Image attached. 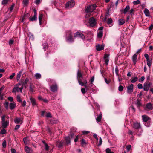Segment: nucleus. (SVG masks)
<instances>
[{
  "mask_svg": "<svg viewBox=\"0 0 153 153\" xmlns=\"http://www.w3.org/2000/svg\"><path fill=\"white\" fill-rule=\"evenodd\" d=\"M74 134L73 133H71L68 137H69L70 139H72L74 137Z\"/></svg>",
  "mask_w": 153,
  "mask_h": 153,
  "instance_id": "nucleus-51",
  "label": "nucleus"
},
{
  "mask_svg": "<svg viewBox=\"0 0 153 153\" xmlns=\"http://www.w3.org/2000/svg\"><path fill=\"white\" fill-rule=\"evenodd\" d=\"M15 4H13L10 7V12H11L12 10L13 9V8L15 6Z\"/></svg>",
  "mask_w": 153,
  "mask_h": 153,
  "instance_id": "nucleus-61",
  "label": "nucleus"
},
{
  "mask_svg": "<svg viewBox=\"0 0 153 153\" xmlns=\"http://www.w3.org/2000/svg\"><path fill=\"white\" fill-rule=\"evenodd\" d=\"M96 7V5L95 4L88 6L86 9L85 12L86 13L92 12L95 10Z\"/></svg>",
  "mask_w": 153,
  "mask_h": 153,
  "instance_id": "nucleus-2",
  "label": "nucleus"
},
{
  "mask_svg": "<svg viewBox=\"0 0 153 153\" xmlns=\"http://www.w3.org/2000/svg\"><path fill=\"white\" fill-rule=\"evenodd\" d=\"M142 120L144 122H147L148 121H149V120H150V118L146 115H142Z\"/></svg>",
  "mask_w": 153,
  "mask_h": 153,
  "instance_id": "nucleus-13",
  "label": "nucleus"
},
{
  "mask_svg": "<svg viewBox=\"0 0 153 153\" xmlns=\"http://www.w3.org/2000/svg\"><path fill=\"white\" fill-rule=\"evenodd\" d=\"M21 104V105L23 107H25L26 104V102L25 100H24L23 102L22 101V102H20Z\"/></svg>",
  "mask_w": 153,
  "mask_h": 153,
  "instance_id": "nucleus-39",
  "label": "nucleus"
},
{
  "mask_svg": "<svg viewBox=\"0 0 153 153\" xmlns=\"http://www.w3.org/2000/svg\"><path fill=\"white\" fill-rule=\"evenodd\" d=\"M150 124L151 123L149 121H148V122L145 124V126L147 127H149L150 126Z\"/></svg>",
  "mask_w": 153,
  "mask_h": 153,
  "instance_id": "nucleus-58",
  "label": "nucleus"
},
{
  "mask_svg": "<svg viewBox=\"0 0 153 153\" xmlns=\"http://www.w3.org/2000/svg\"><path fill=\"white\" fill-rule=\"evenodd\" d=\"M152 84H150V83L149 82H146L144 84L143 86V89L145 91H148L150 88V85Z\"/></svg>",
  "mask_w": 153,
  "mask_h": 153,
  "instance_id": "nucleus-9",
  "label": "nucleus"
},
{
  "mask_svg": "<svg viewBox=\"0 0 153 153\" xmlns=\"http://www.w3.org/2000/svg\"><path fill=\"white\" fill-rule=\"evenodd\" d=\"M96 49L98 51H100L103 50L104 49V45H100L97 44L96 46Z\"/></svg>",
  "mask_w": 153,
  "mask_h": 153,
  "instance_id": "nucleus-14",
  "label": "nucleus"
},
{
  "mask_svg": "<svg viewBox=\"0 0 153 153\" xmlns=\"http://www.w3.org/2000/svg\"><path fill=\"white\" fill-rule=\"evenodd\" d=\"M137 87L139 89H142L143 87L142 85L140 83L138 84Z\"/></svg>",
  "mask_w": 153,
  "mask_h": 153,
  "instance_id": "nucleus-59",
  "label": "nucleus"
},
{
  "mask_svg": "<svg viewBox=\"0 0 153 153\" xmlns=\"http://www.w3.org/2000/svg\"><path fill=\"white\" fill-rule=\"evenodd\" d=\"M5 116L4 115H3L1 118L2 127L4 128H6L8 123L7 121H5Z\"/></svg>",
  "mask_w": 153,
  "mask_h": 153,
  "instance_id": "nucleus-7",
  "label": "nucleus"
},
{
  "mask_svg": "<svg viewBox=\"0 0 153 153\" xmlns=\"http://www.w3.org/2000/svg\"><path fill=\"white\" fill-rule=\"evenodd\" d=\"M144 57L146 58L147 61L149 60V55L146 53L144 54Z\"/></svg>",
  "mask_w": 153,
  "mask_h": 153,
  "instance_id": "nucleus-56",
  "label": "nucleus"
},
{
  "mask_svg": "<svg viewBox=\"0 0 153 153\" xmlns=\"http://www.w3.org/2000/svg\"><path fill=\"white\" fill-rule=\"evenodd\" d=\"M102 138L101 137H100V139H99V143L98 145V146H100L102 144Z\"/></svg>",
  "mask_w": 153,
  "mask_h": 153,
  "instance_id": "nucleus-53",
  "label": "nucleus"
},
{
  "mask_svg": "<svg viewBox=\"0 0 153 153\" xmlns=\"http://www.w3.org/2000/svg\"><path fill=\"white\" fill-rule=\"evenodd\" d=\"M130 7L129 5H127L124 9H122L120 10L121 12L124 14H126L127 12L129 10Z\"/></svg>",
  "mask_w": 153,
  "mask_h": 153,
  "instance_id": "nucleus-16",
  "label": "nucleus"
},
{
  "mask_svg": "<svg viewBox=\"0 0 153 153\" xmlns=\"http://www.w3.org/2000/svg\"><path fill=\"white\" fill-rule=\"evenodd\" d=\"M138 80V78L137 77H135L133 78H132L131 80V82L134 83L137 81Z\"/></svg>",
  "mask_w": 153,
  "mask_h": 153,
  "instance_id": "nucleus-38",
  "label": "nucleus"
},
{
  "mask_svg": "<svg viewBox=\"0 0 153 153\" xmlns=\"http://www.w3.org/2000/svg\"><path fill=\"white\" fill-rule=\"evenodd\" d=\"M123 89V87L122 85H120L118 88V90L120 91H122Z\"/></svg>",
  "mask_w": 153,
  "mask_h": 153,
  "instance_id": "nucleus-52",
  "label": "nucleus"
},
{
  "mask_svg": "<svg viewBox=\"0 0 153 153\" xmlns=\"http://www.w3.org/2000/svg\"><path fill=\"white\" fill-rule=\"evenodd\" d=\"M41 74L39 73H36L34 75V77L37 79H38L41 78Z\"/></svg>",
  "mask_w": 153,
  "mask_h": 153,
  "instance_id": "nucleus-26",
  "label": "nucleus"
},
{
  "mask_svg": "<svg viewBox=\"0 0 153 153\" xmlns=\"http://www.w3.org/2000/svg\"><path fill=\"white\" fill-rule=\"evenodd\" d=\"M16 104L14 102L10 103V109H13L16 106Z\"/></svg>",
  "mask_w": 153,
  "mask_h": 153,
  "instance_id": "nucleus-22",
  "label": "nucleus"
},
{
  "mask_svg": "<svg viewBox=\"0 0 153 153\" xmlns=\"http://www.w3.org/2000/svg\"><path fill=\"white\" fill-rule=\"evenodd\" d=\"M42 142L44 144L45 147V150L46 151L48 150L49 149V147L48 144L45 142V141H42Z\"/></svg>",
  "mask_w": 153,
  "mask_h": 153,
  "instance_id": "nucleus-27",
  "label": "nucleus"
},
{
  "mask_svg": "<svg viewBox=\"0 0 153 153\" xmlns=\"http://www.w3.org/2000/svg\"><path fill=\"white\" fill-rule=\"evenodd\" d=\"M2 145L3 147H4V148L6 147V141L5 140H4V141H3V142L2 143Z\"/></svg>",
  "mask_w": 153,
  "mask_h": 153,
  "instance_id": "nucleus-54",
  "label": "nucleus"
},
{
  "mask_svg": "<svg viewBox=\"0 0 153 153\" xmlns=\"http://www.w3.org/2000/svg\"><path fill=\"white\" fill-rule=\"evenodd\" d=\"M115 73L116 74L117 76H119V70L117 67H116L115 69Z\"/></svg>",
  "mask_w": 153,
  "mask_h": 153,
  "instance_id": "nucleus-55",
  "label": "nucleus"
},
{
  "mask_svg": "<svg viewBox=\"0 0 153 153\" xmlns=\"http://www.w3.org/2000/svg\"><path fill=\"white\" fill-rule=\"evenodd\" d=\"M22 70L20 71L18 73L16 76V79L17 80H18L21 75V74L22 72Z\"/></svg>",
  "mask_w": 153,
  "mask_h": 153,
  "instance_id": "nucleus-30",
  "label": "nucleus"
},
{
  "mask_svg": "<svg viewBox=\"0 0 153 153\" xmlns=\"http://www.w3.org/2000/svg\"><path fill=\"white\" fill-rule=\"evenodd\" d=\"M43 49H44V50H45L46 49L48 48V44L46 43H44L43 44Z\"/></svg>",
  "mask_w": 153,
  "mask_h": 153,
  "instance_id": "nucleus-49",
  "label": "nucleus"
},
{
  "mask_svg": "<svg viewBox=\"0 0 153 153\" xmlns=\"http://www.w3.org/2000/svg\"><path fill=\"white\" fill-rule=\"evenodd\" d=\"M103 33L102 31H100L98 32L97 33V37L99 38H101L103 36Z\"/></svg>",
  "mask_w": 153,
  "mask_h": 153,
  "instance_id": "nucleus-28",
  "label": "nucleus"
},
{
  "mask_svg": "<svg viewBox=\"0 0 153 153\" xmlns=\"http://www.w3.org/2000/svg\"><path fill=\"white\" fill-rule=\"evenodd\" d=\"M144 13L146 16H150V13L149 10L147 8H145L144 11Z\"/></svg>",
  "mask_w": 153,
  "mask_h": 153,
  "instance_id": "nucleus-21",
  "label": "nucleus"
},
{
  "mask_svg": "<svg viewBox=\"0 0 153 153\" xmlns=\"http://www.w3.org/2000/svg\"><path fill=\"white\" fill-rule=\"evenodd\" d=\"M43 17V14H40L39 16V23L40 25H41V21Z\"/></svg>",
  "mask_w": 153,
  "mask_h": 153,
  "instance_id": "nucleus-31",
  "label": "nucleus"
},
{
  "mask_svg": "<svg viewBox=\"0 0 153 153\" xmlns=\"http://www.w3.org/2000/svg\"><path fill=\"white\" fill-rule=\"evenodd\" d=\"M74 37H79L82 40H84L85 39V36L81 32L77 31L74 34Z\"/></svg>",
  "mask_w": 153,
  "mask_h": 153,
  "instance_id": "nucleus-4",
  "label": "nucleus"
},
{
  "mask_svg": "<svg viewBox=\"0 0 153 153\" xmlns=\"http://www.w3.org/2000/svg\"><path fill=\"white\" fill-rule=\"evenodd\" d=\"M137 55L136 54H134L132 57V59L134 64H135L137 62Z\"/></svg>",
  "mask_w": 153,
  "mask_h": 153,
  "instance_id": "nucleus-18",
  "label": "nucleus"
},
{
  "mask_svg": "<svg viewBox=\"0 0 153 153\" xmlns=\"http://www.w3.org/2000/svg\"><path fill=\"white\" fill-rule=\"evenodd\" d=\"M11 153H16V151L14 149H11Z\"/></svg>",
  "mask_w": 153,
  "mask_h": 153,
  "instance_id": "nucleus-64",
  "label": "nucleus"
},
{
  "mask_svg": "<svg viewBox=\"0 0 153 153\" xmlns=\"http://www.w3.org/2000/svg\"><path fill=\"white\" fill-rule=\"evenodd\" d=\"M70 138L69 137L67 136L65 137V140L66 142V143L67 144H70L71 142Z\"/></svg>",
  "mask_w": 153,
  "mask_h": 153,
  "instance_id": "nucleus-24",
  "label": "nucleus"
},
{
  "mask_svg": "<svg viewBox=\"0 0 153 153\" xmlns=\"http://www.w3.org/2000/svg\"><path fill=\"white\" fill-rule=\"evenodd\" d=\"M109 54H105L104 56V59L105 62V64L107 65L108 64V62L109 60Z\"/></svg>",
  "mask_w": 153,
  "mask_h": 153,
  "instance_id": "nucleus-15",
  "label": "nucleus"
},
{
  "mask_svg": "<svg viewBox=\"0 0 153 153\" xmlns=\"http://www.w3.org/2000/svg\"><path fill=\"white\" fill-rule=\"evenodd\" d=\"M56 120H51L50 121V123L52 124H55L57 123Z\"/></svg>",
  "mask_w": 153,
  "mask_h": 153,
  "instance_id": "nucleus-57",
  "label": "nucleus"
},
{
  "mask_svg": "<svg viewBox=\"0 0 153 153\" xmlns=\"http://www.w3.org/2000/svg\"><path fill=\"white\" fill-rule=\"evenodd\" d=\"M28 36L29 38L32 40H33L34 39V37L33 35L31 33H28Z\"/></svg>",
  "mask_w": 153,
  "mask_h": 153,
  "instance_id": "nucleus-34",
  "label": "nucleus"
},
{
  "mask_svg": "<svg viewBox=\"0 0 153 153\" xmlns=\"http://www.w3.org/2000/svg\"><path fill=\"white\" fill-rule=\"evenodd\" d=\"M89 26L91 27L94 26L96 24V22L94 17H92L89 19Z\"/></svg>",
  "mask_w": 153,
  "mask_h": 153,
  "instance_id": "nucleus-5",
  "label": "nucleus"
},
{
  "mask_svg": "<svg viewBox=\"0 0 153 153\" xmlns=\"http://www.w3.org/2000/svg\"><path fill=\"white\" fill-rule=\"evenodd\" d=\"M133 85L131 84L127 87V92L128 93L131 94L133 91Z\"/></svg>",
  "mask_w": 153,
  "mask_h": 153,
  "instance_id": "nucleus-12",
  "label": "nucleus"
},
{
  "mask_svg": "<svg viewBox=\"0 0 153 153\" xmlns=\"http://www.w3.org/2000/svg\"><path fill=\"white\" fill-rule=\"evenodd\" d=\"M24 143L25 145H26L28 143V140L27 139V137L24 138L23 139Z\"/></svg>",
  "mask_w": 153,
  "mask_h": 153,
  "instance_id": "nucleus-35",
  "label": "nucleus"
},
{
  "mask_svg": "<svg viewBox=\"0 0 153 153\" xmlns=\"http://www.w3.org/2000/svg\"><path fill=\"white\" fill-rule=\"evenodd\" d=\"M16 100L19 102H22V101L21 100V97L19 95H17L16 97Z\"/></svg>",
  "mask_w": 153,
  "mask_h": 153,
  "instance_id": "nucleus-37",
  "label": "nucleus"
},
{
  "mask_svg": "<svg viewBox=\"0 0 153 153\" xmlns=\"http://www.w3.org/2000/svg\"><path fill=\"white\" fill-rule=\"evenodd\" d=\"M29 79L28 78H26L25 79L22 80V85H25L29 81Z\"/></svg>",
  "mask_w": 153,
  "mask_h": 153,
  "instance_id": "nucleus-25",
  "label": "nucleus"
},
{
  "mask_svg": "<svg viewBox=\"0 0 153 153\" xmlns=\"http://www.w3.org/2000/svg\"><path fill=\"white\" fill-rule=\"evenodd\" d=\"M30 99L33 106H34L37 105L36 100L34 98L30 97Z\"/></svg>",
  "mask_w": 153,
  "mask_h": 153,
  "instance_id": "nucleus-20",
  "label": "nucleus"
},
{
  "mask_svg": "<svg viewBox=\"0 0 153 153\" xmlns=\"http://www.w3.org/2000/svg\"><path fill=\"white\" fill-rule=\"evenodd\" d=\"M24 149L26 153H32L33 152L32 149L28 146H25Z\"/></svg>",
  "mask_w": 153,
  "mask_h": 153,
  "instance_id": "nucleus-17",
  "label": "nucleus"
},
{
  "mask_svg": "<svg viewBox=\"0 0 153 153\" xmlns=\"http://www.w3.org/2000/svg\"><path fill=\"white\" fill-rule=\"evenodd\" d=\"M68 35V36L66 38V41L69 42H73L74 39L72 36V33L70 31H68L67 33V35Z\"/></svg>",
  "mask_w": 153,
  "mask_h": 153,
  "instance_id": "nucleus-3",
  "label": "nucleus"
},
{
  "mask_svg": "<svg viewBox=\"0 0 153 153\" xmlns=\"http://www.w3.org/2000/svg\"><path fill=\"white\" fill-rule=\"evenodd\" d=\"M147 65L149 67H150L151 65V61H150V60H149L147 61Z\"/></svg>",
  "mask_w": 153,
  "mask_h": 153,
  "instance_id": "nucleus-60",
  "label": "nucleus"
},
{
  "mask_svg": "<svg viewBox=\"0 0 153 153\" xmlns=\"http://www.w3.org/2000/svg\"><path fill=\"white\" fill-rule=\"evenodd\" d=\"M50 88L51 90L53 92H55L57 91V85L56 84L51 85L50 87Z\"/></svg>",
  "mask_w": 153,
  "mask_h": 153,
  "instance_id": "nucleus-11",
  "label": "nucleus"
},
{
  "mask_svg": "<svg viewBox=\"0 0 153 153\" xmlns=\"http://www.w3.org/2000/svg\"><path fill=\"white\" fill-rule=\"evenodd\" d=\"M14 122L16 124H18L19 122H22L21 118H16L14 120Z\"/></svg>",
  "mask_w": 153,
  "mask_h": 153,
  "instance_id": "nucleus-32",
  "label": "nucleus"
},
{
  "mask_svg": "<svg viewBox=\"0 0 153 153\" xmlns=\"http://www.w3.org/2000/svg\"><path fill=\"white\" fill-rule=\"evenodd\" d=\"M9 1V0H2L1 2V4L2 5H5Z\"/></svg>",
  "mask_w": 153,
  "mask_h": 153,
  "instance_id": "nucleus-41",
  "label": "nucleus"
},
{
  "mask_svg": "<svg viewBox=\"0 0 153 153\" xmlns=\"http://www.w3.org/2000/svg\"><path fill=\"white\" fill-rule=\"evenodd\" d=\"M140 101V100L138 99H137V100L136 104L137 105L138 107H139L141 105Z\"/></svg>",
  "mask_w": 153,
  "mask_h": 153,
  "instance_id": "nucleus-29",
  "label": "nucleus"
},
{
  "mask_svg": "<svg viewBox=\"0 0 153 153\" xmlns=\"http://www.w3.org/2000/svg\"><path fill=\"white\" fill-rule=\"evenodd\" d=\"M6 133V130L4 128L2 129L0 131V134H4Z\"/></svg>",
  "mask_w": 153,
  "mask_h": 153,
  "instance_id": "nucleus-43",
  "label": "nucleus"
},
{
  "mask_svg": "<svg viewBox=\"0 0 153 153\" xmlns=\"http://www.w3.org/2000/svg\"><path fill=\"white\" fill-rule=\"evenodd\" d=\"M113 22L111 18H108V19L107 21V23L108 25H109L110 24H111Z\"/></svg>",
  "mask_w": 153,
  "mask_h": 153,
  "instance_id": "nucleus-42",
  "label": "nucleus"
},
{
  "mask_svg": "<svg viewBox=\"0 0 153 153\" xmlns=\"http://www.w3.org/2000/svg\"><path fill=\"white\" fill-rule=\"evenodd\" d=\"M4 105L6 109H8V105H9V103L8 102H6L5 103H4Z\"/></svg>",
  "mask_w": 153,
  "mask_h": 153,
  "instance_id": "nucleus-40",
  "label": "nucleus"
},
{
  "mask_svg": "<svg viewBox=\"0 0 153 153\" xmlns=\"http://www.w3.org/2000/svg\"><path fill=\"white\" fill-rule=\"evenodd\" d=\"M46 117H50V118H51L52 117V116H51V114L50 113V112H47V113H46Z\"/></svg>",
  "mask_w": 153,
  "mask_h": 153,
  "instance_id": "nucleus-47",
  "label": "nucleus"
},
{
  "mask_svg": "<svg viewBox=\"0 0 153 153\" xmlns=\"http://www.w3.org/2000/svg\"><path fill=\"white\" fill-rule=\"evenodd\" d=\"M62 143L61 142H59L57 143V146L58 148H60L62 146Z\"/></svg>",
  "mask_w": 153,
  "mask_h": 153,
  "instance_id": "nucleus-46",
  "label": "nucleus"
},
{
  "mask_svg": "<svg viewBox=\"0 0 153 153\" xmlns=\"http://www.w3.org/2000/svg\"><path fill=\"white\" fill-rule=\"evenodd\" d=\"M133 128L136 129H141V126L140 123L137 122L134 123Z\"/></svg>",
  "mask_w": 153,
  "mask_h": 153,
  "instance_id": "nucleus-10",
  "label": "nucleus"
},
{
  "mask_svg": "<svg viewBox=\"0 0 153 153\" xmlns=\"http://www.w3.org/2000/svg\"><path fill=\"white\" fill-rule=\"evenodd\" d=\"M75 4V2L73 0H71L68 1L65 4V7L66 8H71L73 7Z\"/></svg>",
  "mask_w": 153,
  "mask_h": 153,
  "instance_id": "nucleus-8",
  "label": "nucleus"
},
{
  "mask_svg": "<svg viewBox=\"0 0 153 153\" xmlns=\"http://www.w3.org/2000/svg\"><path fill=\"white\" fill-rule=\"evenodd\" d=\"M146 108L149 110H151L153 108V105L151 103H149L146 104Z\"/></svg>",
  "mask_w": 153,
  "mask_h": 153,
  "instance_id": "nucleus-19",
  "label": "nucleus"
},
{
  "mask_svg": "<svg viewBox=\"0 0 153 153\" xmlns=\"http://www.w3.org/2000/svg\"><path fill=\"white\" fill-rule=\"evenodd\" d=\"M77 79L79 84L82 86H85L86 88H87L86 84L87 83V81L86 79L84 80L83 81L82 79L83 78V74L81 71L78 70L77 72Z\"/></svg>",
  "mask_w": 153,
  "mask_h": 153,
  "instance_id": "nucleus-1",
  "label": "nucleus"
},
{
  "mask_svg": "<svg viewBox=\"0 0 153 153\" xmlns=\"http://www.w3.org/2000/svg\"><path fill=\"white\" fill-rule=\"evenodd\" d=\"M102 114H100L96 118V120L98 122H100L101 120V118L102 117Z\"/></svg>",
  "mask_w": 153,
  "mask_h": 153,
  "instance_id": "nucleus-33",
  "label": "nucleus"
},
{
  "mask_svg": "<svg viewBox=\"0 0 153 153\" xmlns=\"http://www.w3.org/2000/svg\"><path fill=\"white\" fill-rule=\"evenodd\" d=\"M23 86H18V85H15V87L13 90V92H22Z\"/></svg>",
  "mask_w": 153,
  "mask_h": 153,
  "instance_id": "nucleus-6",
  "label": "nucleus"
},
{
  "mask_svg": "<svg viewBox=\"0 0 153 153\" xmlns=\"http://www.w3.org/2000/svg\"><path fill=\"white\" fill-rule=\"evenodd\" d=\"M106 153H114L113 152H111L110 149L109 148H107L106 150Z\"/></svg>",
  "mask_w": 153,
  "mask_h": 153,
  "instance_id": "nucleus-50",
  "label": "nucleus"
},
{
  "mask_svg": "<svg viewBox=\"0 0 153 153\" xmlns=\"http://www.w3.org/2000/svg\"><path fill=\"white\" fill-rule=\"evenodd\" d=\"M125 23V21L124 19H120L118 20V24L119 25H122Z\"/></svg>",
  "mask_w": 153,
  "mask_h": 153,
  "instance_id": "nucleus-23",
  "label": "nucleus"
},
{
  "mask_svg": "<svg viewBox=\"0 0 153 153\" xmlns=\"http://www.w3.org/2000/svg\"><path fill=\"white\" fill-rule=\"evenodd\" d=\"M81 91L82 92L83 94L86 93V90L84 88H82L81 89Z\"/></svg>",
  "mask_w": 153,
  "mask_h": 153,
  "instance_id": "nucleus-62",
  "label": "nucleus"
},
{
  "mask_svg": "<svg viewBox=\"0 0 153 153\" xmlns=\"http://www.w3.org/2000/svg\"><path fill=\"white\" fill-rule=\"evenodd\" d=\"M23 4L25 5H26L28 4V2L27 0H23Z\"/></svg>",
  "mask_w": 153,
  "mask_h": 153,
  "instance_id": "nucleus-45",
  "label": "nucleus"
},
{
  "mask_svg": "<svg viewBox=\"0 0 153 153\" xmlns=\"http://www.w3.org/2000/svg\"><path fill=\"white\" fill-rule=\"evenodd\" d=\"M90 16H91V14L90 13H87V14H86V15L85 16V18H88Z\"/></svg>",
  "mask_w": 153,
  "mask_h": 153,
  "instance_id": "nucleus-63",
  "label": "nucleus"
},
{
  "mask_svg": "<svg viewBox=\"0 0 153 153\" xmlns=\"http://www.w3.org/2000/svg\"><path fill=\"white\" fill-rule=\"evenodd\" d=\"M133 3L134 5H137L140 4V2L139 0H137L136 1H134Z\"/></svg>",
  "mask_w": 153,
  "mask_h": 153,
  "instance_id": "nucleus-44",
  "label": "nucleus"
},
{
  "mask_svg": "<svg viewBox=\"0 0 153 153\" xmlns=\"http://www.w3.org/2000/svg\"><path fill=\"white\" fill-rule=\"evenodd\" d=\"M131 148V145H129L126 146V149L127 151L128 152Z\"/></svg>",
  "mask_w": 153,
  "mask_h": 153,
  "instance_id": "nucleus-48",
  "label": "nucleus"
},
{
  "mask_svg": "<svg viewBox=\"0 0 153 153\" xmlns=\"http://www.w3.org/2000/svg\"><path fill=\"white\" fill-rule=\"evenodd\" d=\"M37 16L34 15V16L32 18H30V20L32 21L36 20L37 19Z\"/></svg>",
  "mask_w": 153,
  "mask_h": 153,
  "instance_id": "nucleus-36",
  "label": "nucleus"
}]
</instances>
